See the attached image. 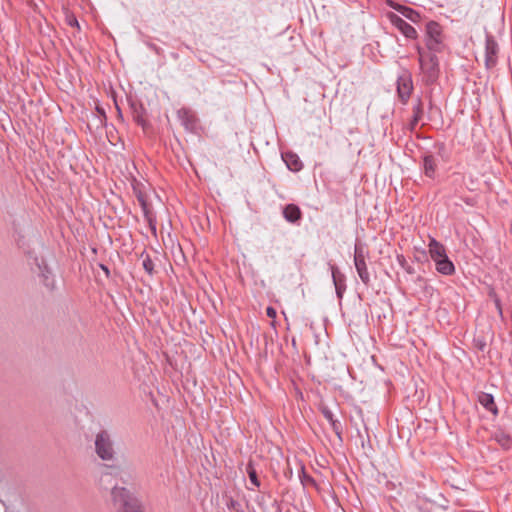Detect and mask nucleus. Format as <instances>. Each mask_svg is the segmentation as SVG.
<instances>
[{"mask_svg": "<svg viewBox=\"0 0 512 512\" xmlns=\"http://www.w3.org/2000/svg\"><path fill=\"white\" fill-rule=\"evenodd\" d=\"M498 45L492 37H487L486 48L484 54V63L486 68H491L496 64L495 55L497 53Z\"/></svg>", "mask_w": 512, "mask_h": 512, "instance_id": "7ed1b4c3", "label": "nucleus"}, {"mask_svg": "<svg viewBox=\"0 0 512 512\" xmlns=\"http://www.w3.org/2000/svg\"><path fill=\"white\" fill-rule=\"evenodd\" d=\"M495 305H496L497 309H500L501 303H500V300L498 298L495 299Z\"/></svg>", "mask_w": 512, "mask_h": 512, "instance_id": "cd10ccee", "label": "nucleus"}, {"mask_svg": "<svg viewBox=\"0 0 512 512\" xmlns=\"http://www.w3.org/2000/svg\"><path fill=\"white\" fill-rule=\"evenodd\" d=\"M440 33H441V31H440V27H439L438 23L432 21L427 24V35H428L427 45H428L429 49H434V47L437 44H439Z\"/></svg>", "mask_w": 512, "mask_h": 512, "instance_id": "20e7f679", "label": "nucleus"}, {"mask_svg": "<svg viewBox=\"0 0 512 512\" xmlns=\"http://www.w3.org/2000/svg\"><path fill=\"white\" fill-rule=\"evenodd\" d=\"M96 110H97L101 115H103L104 117L106 116L105 111H104L101 107L97 106V107H96Z\"/></svg>", "mask_w": 512, "mask_h": 512, "instance_id": "bb28decb", "label": "nucleus"}, {"mask_svg": "<svg viewBox=\"0 0 512 512\" xmlns=\"http://www.w3.org/2000/svg\"><path fill=\"white\" fill-rule=\"evenodd\" d=\"M422 70L428 74L430 79H433L436 73L438 62L434 56H431L428 61L420 60Z\"/></svg>", "mask_w": 512, "mask_h": 512, "instance_id": "9b49d317", "label": "nucleus"}, {"mask_svg": "<svg viewBox=\"0 0 512 512\" xmlns=\"http://www.w3.org/2000/svg\"><path fill=\"white\" fill-rule=\"evenodd\" d=\"M437 271L444 275H451L454 273V265L453 263L448 259V257H444L439 259L438 261H435Z\"/></svg>", "mask_w": 512, "mask_h": 512, "instance_id": "9d476101", "label": "nucleus"}, {"mask_svg": "<svg viewBox=\"0 0 512 512\" xmlns=\"http://www.w3.org/2000/svg\"><path fill=\"white\" fill-rule=\"evenodd\" d=\"M397 89H398L399 97L403 101H405L408 98V96L410 95V92L412 90L411 82L409 81V79L400 78L398 81Z\"/></svg>", "mask_w": 512, "mask_h": 512, "instance_id": "f8f14e48", "label": "nucleus"}, {"mask_svg": "<svg viewBox=\"0 0 512 512\" xmlns=\"http://www.w3.org/2000/svg\"><path fill=\"white\" fill-rule=\"evenodd\" d=\"M283 160L286 162L287 167L292 171H299L301 169V162L296 155L286 154L283 156Z\"/></svg>", "mask_w": 512, "mask_h": 512, "instance_id": "2eb2a0df", "label": "nucleus"}, {"mask_svg": "<svg viewBox=\"0 0 512 512\" xmlns=\"http://www.w3.org/2000/svg\"><path fill=\"white\" fill-rule=\"evenodd\" d=\"M321 411L324 417L332 424V427L337 435V437L341 440L340 432L338 431L336 421L333 419V415L331 411L327 407H321Z\"/></svg>", "mask_w": 512, "mask_h": 512, "instance_id": "dca6fc26", "label": "nucleus"}, {"mask_svg": "<svg viewBox=\"0 0 512 512\" xmlns=\"http://www.w3.org/2000/svg\"><path fill=\"white\" fill-rule=\"evenodd\" d=\"M99 266L105 272L106 276H109L108 268L105 265H103V264H100Z\"/></svg>", "mask_w": 512, "mask_h": 512, "instance_id": "a878e982", "label": "nucleus"}, {"mask_svg": "<svg viewBox=\"0 0 512 512\" xmlns=\"http://www.w3.org/2000/svg\"><path fill=\"white\" fill-rule=\"evenodd\" d=\"M249 477H250L251 482H252L254 485H256V486H259V485H260V483H259V481H258V479H257V475H256L255 470L250 469V471H249Z\"/></svg>", "mask_w": 512, "mask_h": 512, "instance_id": "4be33fe9", "label": "nucleus"}, {"mask_svg": "<svg viewBox=\"0 0 512 512\" xmlns=\"http://www.w3.org/2000/svg\"><path fill=\"white\" fill-rule=\"evenodd\" d=\"M143 268L149 274H152V272H153V262H152V260L148 256L146 257V259L143 260Z\"/></svg>", "mask_w": 512, "mask_h": 512, "instance_id": "412c9836", "label": "nucleus"}, {"mask_svg": "<svg viewBox=\"0 0 512 512\" xmlns=\"http://www.w3.org/2000/svg\"><path fill=\"white\" fill-rule=\"evenodd\" d=\"M266 312H267V315H268L269 317H271V318H275V316H276V311H275V309H274V308H272V307H268V308H267V310H266Z\"/></svg>", "mask_w": 512, "mask_h": 512, "instance_id": "5701e85b", "label": "nucleus"}, {"mask_svg": "<svg viewBox=\"0 0 512 512\" xmlns=\"http://www.w3.org/2000/svg\"><path fill=\"white\" fill-rule=\"evenodd\" d=\"M38 267L40 269V276L43 279L44 285L50 289H54L56 287V283L51 268L44 260H42L41 263H38Z\"/></svg>", "mask_w": 512, "mask_h": 512, "instance_id": "39448f33", "label": "nucleus"}, {"mask_svg": "<svg viewBox=\"0 0 512 512\" xmlns=\"http://www.w3.org/2000/svg\"><path fill=\"white\" fill-rule=\"evenodd\" d=\"M95 451L103 461H112L115 458V451L110 435L102 431L97 434L95 439Z\"/></svg>", "mask_w": 512, "mask_h": 512, "instance_id": "f03ea898", "label": "nucleus"}, {"mask_svg": "<svg viewBox=\"0 0 512 512\" xmlns=\"http://www.w3.org/2000/svg\"><path fill=\"white\" fill-rule=\"evenodd\" d=\"M354 260H355V266L357 268V271H358V274H359L360 278L362 279V281L364 283H367L369 281V274H368L367 269H366V264H365V261H364V256L362 255V253L357 248H356V253H355Z\"/></svg>", "mask_w": 512, "mask_h": 512, "instance_id": "423d86ee", "label": "nucleus"}, {"mask_svg": "<svg viewBox=\"0 0 512 512\" xmlns=\"http://www.w3.org/2000/svg\"><path fill=\"white\" fill-rule=\"evenodd\" d=\"M424 169L427 175H430L434 171V164L431 157H425L424 159Z\"/></svg>", "mask_w": 512, "mask_h": 512, "instance_id": "a211bd4d", "label": "nucleus"}, {"mask_svg": "<svg viewBox=\"0 0 512 512\" xmlns=\"http://www.w3.org/2000/svg\"><path fill=\"white\" fill-rule=\"evenodd\" d=\"M111 95H112V98H113V101H114V104H115V107H116V111L117 112L121 111L120 107H119V105L117 103V100H116V93H115V91L112 90L111 91Z\"/></svg>", "mask_w": 512, "mask_h": 512, "instance_id": "b1692460", "label": "nucleus"}, {"mask_svg": "<svg viewBox=\"0 0 512 512\" xmlns=\"http://www.w3.org/2000/svg\"><path fill=\"white\" fill-rule=\"evenodd\" d=\"M69 24L72 25V26H76L78 28L80 27L79 22L74 17L69 20Z\"/></svg>", "mask_w": 512, "mask_h": 512, "instance_id": "393cba45", "label": "nucleus"}, {"mask_svg": "<svg viewBox=\"0 0 512 512\" xmlns=\"http://www.w3.org/2000/svg\"><path fill=\"white\" fill-rule=\"evenodd\" d=\"M118 116L121 118L122 117V113L121 111L118 112Z\"/></svg>", "mask_w": 512, "mask_h": 512, "instance_id": "72a5a7b5", "label": "nucleus"}, {"mask_svg": "<svg viewBox=\"0 0 512 512\" xmlns=\"http://www.w3.org/2000/svg\"><path fill=\"white\" fill-rule=\"evenodd\" d=\"M392 22L403 32L406 37L415 38L416 31L415 29L407 24L404 20H402L397 15H391Z\"/></svg>", "mask_w": 512, "mask_h": 512, "instance_id": "6e6552de", "label": "nucleus"}, {"mask_svg": "<svg viewBox=\"0 0 512 512\" xmlns=\"http://www.w3.org/2000/svg\"><path fill=\"white\" fill-rule=\"evenodd\" d=\"M297 394H298V396H300V398H303V395H302L301 391L297 390Z\"/></svg>", "mask_w": 512, "mask_h": 512, "instance_id": "473e14b6", "label": "nucleus"}, {"mask_svg": "<svg viewBox=\"0 0 512 512\" xmlns=\"http://www.w3.org/2000/svg\"><path fill=\"white\" fill-rule=\"evenodd\" d=\"M301 481L302 483H304V481H307L308 483L316 486V482L314 481L313 478H311L310 476H308L306 473H305V470H304V466L301 465Z\"/></svg>", "mask_w": 512, "mask_h": 512, "instance_id": "aec40b11", "label": "nucleus"}, {"mask_svg": "<svg viewBox=\"0 0 512 512\" xmlns=\"http://www.w3.org/2000/svg\"><path fill=\"white\" fill-rule=\"evenodd\" d=\"M478 400L481 405L489 409L494 415L498 414V409L494 404V398L491 394L481 393Z\"/></svg>", "mask_w": 512, "mask_h": 512, "instance_id": "ddd939ff", "label": "nucleus"}, {"mask_svg": "<svg viewBox=\"0 0 512 512\" xmlns=\"http://www.w3.org/2000/svg\"><path fill=\"white\" fill-rule=\"evenodd\" d=\"M301 212L300 209L290 204L284 209V216L288 221L294 222L300 218Z\"/></svg>", "mask_w": 512, "mask_h": 512, "instance_id": "4468645a", "label": "nucleus"}, {"mask_svg": "<svg viewBox=\"0 0 512 512\" xmlns=\"http://www.w3.org/2000/svg\"><path fill=\"white\" fill-rule=\"evenodd\" d=\"M497 312L499 313V316L502 317V315H503L502 307H500V309H497Z\"/></svg>", "mask_w": 512, "mask_h": 512, "instance_id": "c756f323", "label": "nucleus"}, {"mask_svg": "<svg viewBox=\"0 0 512 512\" xmlns=\"http://www.w3.org/2000/svg\"><path fill=\"white\" fill-rule=\"evenodd\" d=\"M420 111L417 112L416 116L414 117L413 124H415L418 121Z\"/></svg>", "mask_w": 512, "mask_h": 512, "instance_id": "c85d7f7f", "label": "nucleus"}, {"mask_svg": "<svg viewBox=\"0 0 512 512\" xmlns=\"http://www.w3.org/2000/svg\"><path fill=\"white\" fill-rule=\"evenodd\" d=\"M163 244L170 248L171 252L177 253L180 259L184 258L180 244L172 237L170 232L163 236Z\"/></svg>", "mask_w": 512, "mask_h": 512, "instance_id": "1a4fd4ad", "label": "nucleus"}, {"mask_svg": "<svg viewBox=\"0 0 512 512\" xmlns=\"http://www.w3.org/2000/svg\"><path fill=\"white\" fill-rule=\"evenodd\" d=\"M484 347H485V344H484V343H480V344H479V348H480L481 350H483V349H484Z\"/></svg>", "mask_w": 512, "mask_h": 512, "instance_id": "2f4dec72", "label": "nucleus"}, {"mask_svg": "<svg viewBox=\"0 0 512 512\" xmlns=\"http://www.w3.org/2000/svg\"><path fill=\"white\" fill-rule=\"evenodd\" d=\"M110 495L117 512H145L142 502L126 487L116 485Z\"/></svg>", "mask_w": 512, "mask_h": 512, "instance_id": "f257e3e1", "label": "nucleus"}, {"mask_svg": "<svg viewBox=\"0 0 512 512\" xmlns=\"http://www.w3.org/2000/svg\"><path fill=\"white\" fill-rule=\"evenodd\" d=\"M397 9L401 10L402 13L408 17L409 19H411L412 21H415L416 18L418 17V14L408 8H404V7H400L398 6Z\"/></svg>", "mask_w": 512, "mask_h": 512, "instance_id": "6ab92c4d", "label": "nucleus"}, {"mask_svg": "<svg viewBox=\"0 0 512 512\" xmlns=\"http://www.w3.org/2000/svg\"><path fill=\"white\" fill-rule=\"evenodd\" d=\"M428 247L429 254L434 261H438L447 256L445 247L435 239H431Z\"/></svg>", "mask_w": 512, "mask_h": 512, "instance_id": "0eeeda50", "label": "nucleus"}, {"mask_svg": "<svg viewBox=\"0 0 512 512\" xmlns=\"http://www.w3.org/2000/svg\"><path fill=\"white\" fill-rule=\"evenodd\" d=\"M137 122L141 125H144V121L141 118H137Z\"/></svg>", "mask_w": 512, "mask_h": 512, "instance_id": "7c9ffc66", "label": "nucleus"}, {"mask_svg": "<svg viewBox=\"0 0 512 512\" xmlns=\"http://www.w3.org/2000/svg\"><path fill=\"white\" fill-rule=\"evenodd\" d=\"M137 197H138V200L141 203V206H142V208L144 210L145 215L148 216L147 204H146V201H145L142 193H138ZM147 218H148V222H149V225H150V228H151L152 232L154 234H156V227H155V224H154L153 220L151 218H149V217H147Z\"/></svg>", "mask_w": 512, "mask_h": 512, "instance_id": "f3484780", "label": "nucleus"}]
</instances>
